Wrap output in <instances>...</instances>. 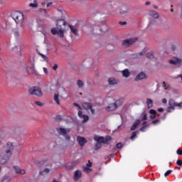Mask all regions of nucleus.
<instances>
[{
	"label": "nucleus",
	"mask_w": 182,
	"mask_h": 182,
	"mask_svg": "<svg viewBox=\"0 0 182 182\" xmlns=\"http://www.w3.org/2000/svg\"><path fill=\"white\" fill-rule=\"evenodd\" d=\"M63 23V25H66V21L63 19H60L57 21L56 27H53L50 29V32L52 35H57L59 38H63L65 36V32H66V29L59 28V24Z\"/></svg>",
	"instance_id": "nucleus-1"
},
{
	"label": "nucleus",
	"mask_w": 182,
	"mask_h": 182,
	"mask_svg": "<svg viewBox=\"0 0 182 182\" xmlns=\"http://www.w3.org/2000/svg\"><path fill=\"white\" fill-rule=\"evenodd\" d=\"M107 102L109 103L106 107V110H107V112H113V110H116V109L120 107V106L123 105V100L114 101L113 98H107Z\"/></svg>",
	"instance_id": "nucleus-2"
},
{
	"label": "nucleus",
	"mask_w": 182,
	"mask_h": 182,
	"mask_svg": "<svg viewBox=\"0 0 182 182\" xmlns=\"http://www.w3.org/2000/svg\"><path fill=\"white\" fill-rule=\"evenodd\" d=\"M56 131L58 132V134H60V136H63L66 141H70V135H69V133H70V129L69 128H57Z\"/></svg>",
	"instance_id": "nucleus-3"
},
{
	"label": "nucleus",
	"mask_w": 182,
	"mask_h": 182,
	"mask_svg": "<svg viewBox=\"0 0 182 182\" xmlns=\"http://www.w3.org/2000/svg\"><path fill=\"white\" fill-rule=\"evenodd\" d=\"M14 149H15V146H14V143L7 142L3 147L2 153L12 157V153H14Z\"/></svg>",
	"instance_id": "nucleus-4"
},
{
	"label": "nucleus",
	"mask_w": 182,
	"mask_h": 182,
	"mask_svg": "<svg viewBox=\"0 0 182 182\" xmlns=\"http://www.w3.org/2000/svg\"><path fill=\"white\" fill-rule=\"evenodd\" d=\"M12 18L17 24L23 23V21H25L23 14L18 11L13 13Z\"/></svg>",
	"instance_id": "nucleus-5"
},
{
	"label": "nucleus",
	"mask_w": 182,
	"mask_h": 182,
	"mask_svg": "<svg viewBox=\"0 0 182 182\" xmlns=\"http://www.w3.org/2000/svg\"><path fill=\"white\" fill-rule=\"evenodd\" d=\"M29 95H34L35 96H38V97H42L43 94L42 93V90H40L38 87H33L28 90Z\"/></svg>",
	"instance_id": "nucleus-6"
},
{
	"label": "nucleus",
	"mask_w": 182,
	"mask_h": 182,
	"mask_svg": "<svg viewBox=\"0 0 182 182\" xmlns=\"http://www.w3.org/2000/svg\"><path fill=\"white\" fill-rule=\"evenodd\" d=\"M11 157L12 156L1 152L0 154V164H1L2 166H4L5 164H8V163H9V160H11Z\"/></svg>",
	"instance_id": "nucleus-7"
},
{
	"label": "nucleus",
	"mask_w": 182,
	"mask_h": 182,
	"mask_svg": "<svg viewBox=\"0 0 182 182\" xmlns=\"http://www.w3.org/2000/svg\"><path fill=\"white\" fill-rule=\"evenodd\" d=\"M131 12L132 8L128 4H123L119 9L120 15H127V14H130Z\"/></svg>",
	"instance_id": "nucleus-8"
},
{
	"label": "nucleus",
	"mask_w": 182,
	"mask_h": 182,
	"mask_svg": "<svg viewBox=\"0 0 182 182\" xmlns=\"http://www.w3.org/2000/svg\"><path fill=\"white\" fill-rule=\"evenodd\" d=\"M168 105H169V107H168L167 112H173L176 106H178V107H182V102L177 103L174 102L173 100H169Z\"/></svg>",
	"instance_id": "nucleus-9"
},
{
	"label": "nucleus",
	"mask_w": 182,
	"mask_h": 182,
	"mask_svg": "<svg viewBox=\"0 0 182 182\" xmlns=\"http://www.w3.org/2000/svg\"><path fill=\"white\" fill-rule=\"evenodd\" d=\"M95 29L100 31L101 33H105V32L107 31V24L105 23H98L97 26H95Z\"/></svg>",
	"instance_id": "nucleus-10"
},
{
	"label": "nucleus",
	"mask_w": 182,
	"mask_h": 182,
	"mask_svg": "<svg viewBox=\"0 0 182 182\" xmlns=\"http://www.w3.org/2000/svg\"><path fill=\"white\" fill-rule=\"evenodd\" d=\"M168 63H170V65H174L175 66H180V65L182 63V59L177 57H173L168 60Z\"/></svg>",
	"instance_id": "nucleus-11"
},
{
	"label": "nucleus",
	"mask_w": 182,
	"mask_h": 182,
	"mask_svg": "<svg viewBox=\"0 0 182 182\" xmlns=\"http://www.w3.org/2000/svg\"><path fill=\"white\" fill-rule=\"evenodd\" d=\"M136 41V38L127 39L122 42V45L124 48H129V46H132V45H133V43H135Z\"/></svg>",
	"instance_id": "nucleus-12"
},
{
	"label": "nucleus",
	"mask_w": 182,
	"mask_h": 182,
	"mask_svg": "<svg viewBox=\"0 0 182 182\" xmlns=\"http://www.w3.org/2000/svg\"><path fill=\"white\" fill-rule=\"evenodd\" d=\"M82 107L85 110H90L92 114H95V109L92 107V105L89 102H84L82 103Z\"/></svg>",
	"instance_id": "nucleus-13"
},
{
	"label": "nucleus",
	"mask_w": 182,
	"mask_h": 182,
	"mask_svg": "<svg viewBox=\"0 0 182 182\" xmlns=\"http://www.w3.org/2000/svg\"><path fill=\"white\" fill-rule=\"evenodd\" d=\"M78 117L82 120V123H86L89 120L87 114H83V112L82 111L78 112Z\"/></svg>",
	"instance_id": "nucleus-14"
},
{
	"label": "nucleus",
	"mask_w": 182,
	"mask_h": 182,
	"mask_svg": "<svg viewBox=\"0 0 182 182\" xmlns=\"http://www.w3.org/2000/svg\"><path fill=\"white\" fill-rule=\"evenodd\" d=\"M26 73H28V75H36V76L39 75V73H38V71H36V69H35V67H27Z\"/></svg>",
	"instance_id": "nucleus-15"
},
{
	"label": "nucleus",
	"mask_w": 182,
	"mask_h": 182,
	"mask_svg": "<svg viewBox=\"0 0 182 182\" xmlns=\"http://www.w3.org/2000/svg\"><path fill=\"white\" fill-rule=\"evenodd\" d=\"M77 141H78V144L81 147H83V146H85V144L87 143V140H86L85 137L80 136H77Z\"/></svg>",
	"instance_id": "nucleus-16"
},
{
	"label": "nucleus",
	"mask_w": 182,
	"mask_h": 182,
	"mask_svg": "<svg viewBox=\"0 0 182 182\" xmlns=\"http://www.w3.org/2000/svg\"><path fill=\"white\" fill-rule=\"evenodd\" d=\"M146 73L141 72L135 77L134 80L135 82H139V80H143V79H146Z\"/></svg>",
	"instance_id": "nucleus-17"
},
{
	"label": "nucleus",
	"mask_w": 182,
	"mask_h": 182,
	"mask_svg": "<svg viewBox=\"0 0 182 182\" xmlns=\"http://www.w3.org/2000/svg\"><path fill=\"white\" fill-rule=\"evenodd\" d=\"M69 28L72 33H73V35H75V36H77V35H79V30H77V25H75V26L70 25Z\"/></svg>",
	"instance_id": "nucleus-18"
},
{
	"label": "nucleus",
	"mask_w": 182,
	"mask_h": 182,
	"mask_svg": "<svg viewBox=\"0 0 182 182\" xmlns=\"http://www.w3.org/2000/svg\"><path fill=\"white\" fill-rule=\"evenodd\" d=\"M14 168L17 174H21L22 176H23V174H26V171L19 168L18 166H14Z\"/></svg>",
	"instance_id": "nucleus-19"
},
{
	"label": "nucleus",
	"mask_w": 182,
	"mask_h": 182,
	"mask_svg": "<svg viewBox=\"0 0 182 182\" xmlns=\"http://www.w3.org/2000/svg\"><path fill=\"white\" fill-rule=\"evenodd\" d=\"M82 178V171L77 170L74 172V180L77 181L80 178Z\"/></svg>",
	"instance_id": "nucleus-20"
},
{
	"label": "nucleus",
	"mask_w": 182,
	"mask_h": 182,
	"mask_svg": "<svg viewBox=\"0 0 182 182\" xmlns=\"http://www.w3.org/2000/svg\"><path fill=\"white\" fill-rule=\"evenodd\" d=\"M94 140H95V141H97V143H104V144H106V140L103 136H95L94 137Z\"/></svg>",
	"instance_id": "nucleus-21"
},
{
	"label": "nucleus",
	"mask_w": 182,
	"mask_h": 182,
	"mask_svg": "<svg viewBox=\"0 0 182 182\" xmlns=\"http://www.w3.org/2000/svg\"><path fill=\"white\" fill-rule=\"evenodd\" d=\"M149 16H151V18H154V19H158V18H159V13H157V11L151 10L149 11Z\"/></svg>",
	"instance_id": "nucleus-22"
},
{
	"label": "nucleus",
	"mask_w": 182,
	"mask_h": 182,
	"mask_svg": "<svg viewBox=\"0 0 182 182\" xmlns=\"http://www.w3.org/2000/svg\"><path fill=\"white\" fill-rule=\"evenodd\" d=\"M89 63V65H87V68H92V65H93V60L92 58H89L83 61L82 65L85 66Z\"/></svg>",
	"instance_id": "nucleus-23"
},
{
	"label": "nucleus",
	"mask_w": 182,
	"mask_h": 182,
	"mask_svg": "<svg viewBox=\"0 0 182 182\" xmlns=\"http://www.w3.org/2000/svg\"><path fill=\"white\" fill-rule=\"evenodd\" d=\"M121 73L123 77H129V76H130V71H129V69L123 70L121 71Z\"/></svg>",
	"instance_id": "nucleus-24"
},
{
	"label": "nucleus",
	"mask_w": 182,
	"mask_h": 182,
	"mask_svg": "<svg viewBox=\"0 0 182 182\" xmlns=\"http://www.w3.org/2000/svg\"><path fill=\"white\" fill-rule=\"evenodd\" d=\"M13 50H14V52H16L17 55H18L19 56H21V55H22V52L21 51V46H16L14 47Z\"/></svg>",
	"instance_id": "nucleus-25"
},
{
	"label": "nucleus",
	"mask_w": 182,
	"mask_h": 182,
	"mask_svg": "<svg viewBox=\"0 0 182 182\" xmlns=\"http://www.w3.org/2000/svg\"><path fill=\"white\" fill-rule=\"evenodd\" d=\"M109 85H117V80L113 77H110L108 79Z\"/></svg>",
	"instance_id": "nucleus-26"
},
{
	"label": "nucleus",
	"mask_w": 182,
	"mask_h": 182,
	"mask_svg": "<svg viewBox=\"0 0 182 182\" xmlns=\"http://www.w3.org/2000/svg\"><path fill=\"white\" fill-rule=\"evenodd\" d=\"M140 124V119H137L134 124L132 125V127H131V130H136V128L137 127V126H139Z\"/></svg>",
	"instance_id": "nucleus-27"
},
{
	"label": "nucleus",
	"mask_w": 182,
	"mask_h": 182,
	"mask_svg": "<svg viewBox=\"0 0 182 182\" xmlns=\"http://www.w3.org/2000/svg\"><path fill=\"white\" fill-rule=\"evenodd\" d=\"M146 105L148 106V109H151V107H153V100L150 98L146 99Z\"/></svg>",
	"instance_id": "nucleus-28"
},
{
	"label": "nucleus",
	"mask_w": 182,
	"mask_h": 182,
	"mask_svg": "<svg viewBox=\"0 0 182 182\" xmlns=\"http://www.w3.org/2000/svg\"><path fill=\"white\" fill-rule=\"evenodd\" d=\"M77 86L79 87V89H82L83 86H85V82L81 80H78L77 81Z\"/></svg>",
	"instance_id": "nucleus-29"
},
{
	"label": "nucleus",
	"mask_w": 182,
	"mask_h": 182,
	"mask_svg": "<svg viewBox=\"0 0 182 182\" xmlns=\"http://www.w3.org/2000/svg\"><path fill=\"white\" fill-rule=\"evenodd\" d=\"M14 36L16 39H19V38H21V33H19V31L15 30L14 31Z\"/></svg>",
	"instance_id": "nucleus-30"
},
{
	"label": "nucleus",
	"mask_w": 182,
	"mask_h": 182,
	"mask_svg": "<svg viewBox=\"0 0 182 182\" xmlns=\"http://www.w3.org/2000/svg\"><path fill=\"white\" fill-rule=\"evenodd\" d=\"M53 97H54V100L57 103V105H60V101H59V97H60L59 94H58V93L54 94Z\"/></svg>",
	"instance_id": "nucleus-31"
},
{
	"label": "nucleus",
	"mask_w": 182,
	"mask_h": 182,
	"mask_svg": "<svg viewBox=\"0 0 182 182\" xmlns=\"http://www.w3.org/2000/svg\"><path fill=\"white\" fill-rule=\"evenodd\" d=\"M157 22L156 21V20L152 19L149 21V24H148V28H151L153 26H154L155 25H156Z\"/></svg>",
	"instance_id": "nucleus-32"
},
{
	"label": "nucleus",
	"mask_w": 182,
	"mask_h": 182,
	"mask_svg": "<svg viewBox=\"0 0 182 182\" xmlns=\"http://www.w3.org/2000/svg\"><path fill=\"white\" fill-rule=\"evenodd\" d=\"M8 29V27L6 26V23H4L0 26V32H4V31H6Z\"/></svg>",
	"instance_id": "nucleus-33"
},
{
	"label": "nucleus",
	"mask_w": 182,
	"mask_h": 182,
	"mask_svg": "<svg viewBox=\"0 0 182 182\" xmlns=\"http://www.w3.org/2000/svg\"><path fill=\"white\" fill-rule=\"evenodd\" d=\"M30 8H38V1L34 0L33 3L29 4Z\"/></svg>",
	"instance_id": "nucleus-34"
},
{
	"label": "nucleus",
	"mask_w": 182,
	"mask_h": 182,
	"mask_svg": "<svg viewBox=\"0 0 182 182\" xmlns=\"http://www.w3.org/2000/svg\"><path fill=\"white\" fill-rule=\"evenodd\" d=\"M38 55H40V56H41L42 59L44 60V62H49V59L48 58V57L41 53H38Z\"/></svg>",
	"instance_id": "nucleus-35"
},
{
	"label": "nucleus",
	"mask_w": 182,
	"mask_h": 182,
	"mask_svg": "<svg viewBox=\"0 0 182 182\" xmlns=\"http://www.w3.org/2000/svg\"><path fill=\"white\" fill-rule=\"evenodd\" d=\"M83 171H85V173H90L92 171V168L87 167V166H83Z\"/></svg>",
	"instance_id": "nucleus-36"
},
{
	"label": "nucleus",
	"mask_w": 182,
	"mask_h": 182,
	"mask_svg": "<svg viewBox=\"0 0 182 182\" xmlns=\"http://www.w3.org/2000/svg\"><path fill=\"white\" fill-rule=\"evenodd\" d=\"M163 86H164L165 90H170V85H168V84L166 83V82H163Z\"/></svg>",
	"instance_id": "nucleus-37"
},
{
	"label": "nucleus",
	"mask_w": 182,
	"mask_h": 182,
	"mask_svg": "<svg viewBox=\"0 0 182 182\" xmlns=\"http://www.w3.org/2000/svg\"><path fill=\"white\" fill-rule=\"evenodd\" d=\"M102 147V143L101 142H97L95 144V150H99Z\"/></svg>",
	"instance_id": "nucleus-38"
},
{
	"label": "nucleus",
	"mask_w": 182,
	"mask_h": 182,
	"mask_svg": "<svg viewBox=\"0 0 182 182\" xmlns=\"http://www.w3.org/2000/svg\"><path fill=\"white\" fill-rule=\"evenodd\" d=\"M149 126H150V125L148 124V125H145V126L142 127L140 129L141 132H146V129H149Z\"/></svg>",
	"instance_id": "nucleus-39"
},
{
	"label": "nucleus",
	"mask_w": 182,
	"mask_h": 182,
	"mask_svg": "<svg viewBox=\"0 0 182 182\" xmlns=\"http://www.w3.org/2000/svg\"><path fill=\"white\" fill-rule=\"evenodd\" d=\"M136 136H137V132H133L130 137L131 140H134V139Z\"/></svg>",
	"instance_id": "nucleus-40"
},
{
	"label": "nucleus",
	"mask_w": 182,
	"mask_h": 182,
	"mask_svg": "<svg viewBox=\"0 0 182 182\" xmlns=\"http://www.w3.org/2000/svg\"><path fill=\"white\" fill-rule=\"evenodd\" d=\"M43 70L45 75H46L48 76V75H49V71L48 70V68L43 67Z\"/></svg>",
	"instance_id": "nucleus-41"
},
{
	"label": "nucleus",
	"mask_w": 182,
	"mask_h": 182,
	"mask_svg": "<svg viewBox=\"0 0 182 182\" xmlns=\"http://www.w3.org/2000/svg\"><path fill=\"white\" fill-rule=\"evenodd\" d=\"M171 173H173V171L171 170H168L165 173H164V176L167 177V176H170V174H171Z\"/></svg>",
	"instance_id": "nucleus-42"
},
{
	"label": "nucleus",
	"mask_w": 182,
	"mask_h": 182,
	"mask_svg": "<svg viewBox=\"0 0 182 182\" xmlns=\"http://www.w3.org/2000/svg\"><path fill=\"white\" fill-rule=\"evenodd\" d=\"M149 113L150 114H157V111H156V109H150L149 110Z\"/></svg>",
	"instance_id": "nucleus-43"
},
{
	"label": "nucleus",
	"mask_w": 182,
	"mask_h": 182,
	"mask_svg": "<svg viewBox=\"0 0 182 182\" xmlns=\"http://www.w3.org/2000/svg\"><path fill=\"white\" fill-rule=\"evenodd\" d=\"M159 123H160L159 119H155V120L152 121V124H157Z\"/></svg>",
	"instance_id": "nucleus-44"
},
{
	"label": "nucleus",
	"mask_w": 182,
	"mask_h": 182,
	"mask_svg": "<svg viewBox=\"0 0 182 182\" xmlns=\"http://www.w3.org/2000/svg\"><path fill=\"white\" fill-rule=\"evenodd\" d=\"M36 105H37V106H43V103L39 102V101H36L35 102Z\"/></svg>",
	"instance_id": "nucleus-45"
},
{
	"label": "nucleus",
	"mask_w": 182,
	"mask_h": 182,
	"mask_svg": "<svg viewBox=\"0 0 182 182\" xmlns=\"http://www.w3.org/2000/svg\"><path fill=\"white\" fill-rule=\"evenodd\" d=\"M41 14H43L44 15H46V10L43 9H40Z\"/></svg>",
	"instance_id": "nucleus-46"
},
{
	"label": "nucleus",
	"mask_w": 182,
	"mask_h": 182,
	"mask_svg": "<svg viewBox=\"0 0 182 182\" xmlns=\"http://www.w3.org/2000/svg\"><path fill=\"white\" fill-rule=\"evenodd\" d=\"M58 68H59V66L58 65V64H55V65L53 66V70H58Z\"/></svg>",
	"instance_id": "nucleus-47"
},
{
	"label": "nucleus",
	"mask_w": 182,
	"mask_h": 182,
	"mask_svg": "<svg viewBox=\"0 0 182 182\" xmlns=\"http://www.w3.org/2000/svg\"><path fill=\"white\" fill-rule=\"evenodd\" d=\"M177 154L182 156V150L181 149H178L176 151Z\"/></svg>",
	"instance_id": "nucleus-48"
},
{
	"label": "nucleus",
	"mask_w": 182,
	"mask_h": 182,
	"mask_svg": "<svg viewBox=\"0 0 182 182\" xmlns=\"http://www.w3.org/2000/svg\"><path fill=\"white\" fill-rule=\"evenodd\" d=\"M105 140H106V143H107V141L112 140V137L108 136L106 138H105Z\"/></svg>",
	"instance_id": "nucleus-49"
},
{
	"label": "nucleus",
	"mask_w": 182,
	"mask_h": 182,
	"mask_svg": "<svg viewBox=\"0 0 182 182\" xmlns=\"http://www.w3.org/2000/svg\"><path fill=\"white\" fill-rule=\"evenodd\" d=\"M85 166L90 168V167L92 166V162H90V161H88V163L86 164Z\"/></svg>",
	"instance_id": "nucleus-50"
},
{
	"label": "nucleus",
	"mask_w": 182,
	"mask_h": 182,
	"mask_svg": "<svg viewBox=\"0 0 182 182\" xmlns=\"http://www.w3.org/2000/svg\"><path fill=\"white\" fill-rule=\"evenodd\" d=\"M122 147H123V145L122 144V143H119L117 144V149H122Z\"/></svg>",
	"instance_id": "nucleus-51"
},
{
	"label": "nucleus",
	"mask_w": 182,
	"mask_h": 182,
	"mask_svg": "<svg viewBox=\"0 0 182 182\" xmlns=\"http://www.w3.org/2000/svg\"><path fill=\"white\" fill-rule=\"evenodd\" d=\"M176 164H177L178 166H182V161H181V160H178V161H176Z\"/></svg>",
	"instance_id": "nucleus-52"
},
{
	"label": "nucleus",
	"mask_w": 182,
	"mask_h": 182,
	"mask_svg": "<svg viewBox=\"0 0 182 182\" xmlns=\"http://www.w3.org/2000/svg\"><path fill=\"white\" fill-rule=\"evenodd\" d=\"M73 106H76L77 107H78L79 109H82V107L80 106L79 104L76 103V102H74L73 103Z\"/></svg>",
	"instance_id": "nucleus-53"
},
{
	"label": "nucleus",
	"mask_w": 182,
	"mask_h": 182,
	"mask_svg": "<svg viewBox=\"0 0 182 182\" xmlns=\"http://www.w3.org/2000/svg\"><path fill=\"white\" fill-rule=\"evenodd\" d=\"M50 169H49V168H46L44 169V173H50Z\"/></svg>",
	"instance_id": "nucleus-54"
},
{
	"label": "nucleus",
	"mask_w": 182,
	"mask_h": 182,
	"mask_svg": "<svg viewBox=\"0 0 182 182\" xmlns=\"http://www.w3.org/2000/svg\"><path fill=\"white\" fill-rule=\"evenodd\" d=\"M149 119H151V120H153L154 119H156V115L155 114L150 115Z\"/></svg>",
	"instance_id": "nucleus-55"
},
{
	"label": "nucleus",
	"mask_w": 182,
	"mask_h": 182,
	"mask_svg": "<svg viewBox=\"0 0 182 182\" xmlns=\"http://www.w3.org/2000/svg\"><path fill=\"white\" fill-rule=\"evenodd\" d=\"M142 120H147V114H144Z\"/></svg>",
	"instance_id": "nucleus-56"
},
{
	"label": "nucleus",
	"mask_w": 182,
	"mask_h": 182,
	"mask_svg": "<svg viewBox=\"0 0 182 182\" xmlns=\"http://www.w3.org/2000/svg\"><path fill=\"white\" fill-rule=\"evenodd\" d=\"M119 25H127V22H126V21H119Z\"/></svg>",
	"instance_id": "nucleus-57"
},
{
	"label": "nucleus",
	"mask_w": 182,
	"mask_h": 182,
	"mask_svg": "<svg viewBox=\"0 0 182 182\" xmlns=\"http://www.w3.org/2000/svg\"><path fill=\"white\" fill-rule=\"evenodd\" d=\"M162 103H167V100L166 98L162 99Z\"/></svg>",
	"instance_id": "nucleus-58"
},
{
	"label": "nucleus",
	"mask_w": 182,
	"mask_h": 182,
	"mask_svg": "<svg viewBox=\"0 0 182 182\" xmlns=\"http://www.w3.org/2000/svg\"><path fill=\"white\" fill-rule=\"evenodd\" d=\"M158 112H164V109L163 108H159Z\"/></svg>",
	"instance_id": "nucleus-59"
},
{
	"label": "nucleus",
	"mask_w": 182,
	"mask_h": 182,
	"mask_svg": "<svg viewBox=\"0 0 182 182\" xmlns=\"http://www.w3.org/2000/svg\"><path fill=\"white\" fill-rule=\"evenodd\" d=\"M151 2H150V1H146V2L145 3V5H146V6L151 5Z\"/></svg>",
	"instance_id": "nucleus-60"
},
{
	"label": "nucleus",
	"mask_w": 182,
	"mask_h": 182,
	"mask_svg": "<svg viewBox=\"0 0 182 182\" xmlns=\"http://www.w3.org/2000/svg\"><path fill=\"white\" fill-rule=\"evenodd\" d=\"M50 5H52V3H51V2L48 3L47 5H46V7H47V8H49V6H50Z\"/></svg>",
	"instance_id": "nucleus-61"
},
{
	"label": "nucleus",
	"mask_w": 182,
	"mask_h": 182,
	"mask_svg": "<svg viewBox=\"0 0 182 182\" xmlns=\"http://www.w3.org/2000/svg\"><path fill=\"white\" fill-rule=\"evenodd\" d=\"M153 7L154 8V9H159V6H157L156 5H154Z\"/></svg>",
	"instance_id": "nucleus-62"
},
{
	"label": "nucleus",
	"mask_w": 182,
	"mask_h": 182,
	"mask_svg": "<svg viewBox=\"0 0 182 182\" xmlns=\"http://www.w3.org/2000/svg\"><path fill=\"white\" fill-rule=\"evenodd\" d=\"M171 49H172V50H176V46H171Z\"/></svg>",
	"instance_id": "nucleus-63"
},
{
	"label": "nucleus",
	"mask_w": 182,
	"mask_h": 182,
	"mask_svg": "<svg viewBox=\"0 0 182 182\" xmlns=\"http://www.w3.org/2000/svg\"><path fill=\"white\" fill-rule=\"evenodd\" d=\"M181 18L182 19V6H181Z\"/></svg>",
	"instance_id": "nucleus-64"
}]
</instances>
